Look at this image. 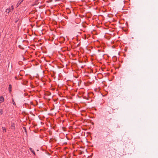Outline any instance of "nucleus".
Segmentation results:
<instances>
[{"label": "nucleus", "instance_id": "f257e3e1", "mask_svg": "<svg viewBox=\"0 0 158 158\" xmlns=\"http://www.w3.org/2000/svg\"><path fill=\"white\" fill-rule=\"evenodd\" d=\"M11 129L13 130L15 129V124L14 123H12L11 126Z\"/></svg>", "mask_w": 158, "mask_h": 158}, {"label": "nucleus", "instance_id": "f03ea898", "mask_svg": "<svg viewBox=\"0 0 158 158\" xmlns=\"http://www.w3.org/2000/svg\"><path fill=\"white\" fill-rule=\"evenodd\" d=\"M4 101V99L3 97H0V102H2Z\"/></svg>", "mask_w": 158, "mask_h": 158}, {"label": "nucleus", "instance_id": "7ed1b4c3", "mask_svg": "<svg viewBox=\"0 0 158 158\" xmlns=\"http://www.w3.org/2000/svg\"><path fill=\"white\" fill-rule=\"evenodd\" d=\"M11 88H12V86L11 85H9V92L10 93L11 92Z\"/></svg>", "mask_w": 158, "mask_h": 158}, {"label": "nucleus", "instance_id": "20e7f679", "mask_svg": "<svg viewBox=\"0 0 158 158\" xmlns=\"http://www.w3.org/2000/svg\"><path fill=\"white\" fill-rule=\"evenodd\" d=\"M11 9L10 8L9 9H7L6 11V12L7 13H8L10 11Z\"/></svg>", "mask_w": 158, "mask_h": 158}, {"label": "nucleus", "instance_id": "39448f33", "mask_svg": "<svg viewBox=\"0 0 158 158\" xmlns=\"http://www.w3.org/2000/svg\"><path fill=\"white\" fill-rule=\"evenodd\" d=\"M29 149L33 153L34 155L35 154V152L32 150V149L31 148H30Z\"/></svg>", "mask_w": 158, "mask_h": 158}, {"label": "nucleus", "instance_id": "423d86ee", "mask_svg": "<svg viewBox=\"0 0 158 158\" xmlns=\"http://www.w3.org/2000/svg\"><path fill=\"white\" fill-rule=\"evenodd\" d=\"M2 129L3 130L5 131V132H6V129L5 127H2Z\"/></svg>", "mask_w": 158, "mask_h": 158}, {"label": "nucleus", "instance_id": "0eeeda50", "mask_svg": "<svg viewBox=\"0 0 158 158\" xmlns=\"http://www.w3.org/2000/svg\"><path fill=\"white\" fill-rule=\"evenodd\" d=\"M38 1L37 0L36 1L34 2V5H37L38 4Z\"/></svg>", "mask_w": 158, "mask_h": 158}, {"label": "nucleus", "instance_id": "6e6552de", "mask_svg": "<svg viewBox=\"0 0 158 158\" xmlns=\"http://www.w3.org/2000/svg\"><path fill=\"white\" fill-rule=\"evenodd\" d=\"M21 2H20V1H19L18 4H17V6H18L21 3Z\"/></svg>", "mask_w": 158, "mask_h": 158}, {"label": "nucleus", "instance_id": "1a4fd4ad", "mask_svg": "<svg viewBox=\"0 0 158 158\" xmlns=\"http://www.w3.org/2000/svg\"><path fill=\"white\" fill-rule=\"evenodd\" d=\"M0 113L1 114H3V111L2 109L0 110Z\"/></svg>", "mask_w": 158, "mask_h": 158}, {"label": "nucleus", "instance_id": "9d476101", "mask_svg": "<svg viewBox=\"0 0 158 158\" xmlns=\"http://www.w3.org/2000/svg\"><path fill=\"white\" fill-rule=\"evenodd\" d=\"M23 0H20V2H22L23 1Z\"/></svg>", "mask_w": 158, "mask_h": 158}, {"label": "nucleus", "instance_id": "9b49d317", "mask_svg": "<svg viewBox=\"0 0 158 158\" xmlns=\"http://www.w3.org/2000/svg\"><path fill=\"white\" fill-rule=\"evenodd\" d=\"M15 78L16 79H17V77H15Z\"/></svg>", "mask_w": 158, "mask_h": 158}, {"label": "nucleus", "instance_id": "f8f14e48", "mask_svg": "<svg viewBox=\"0 0 158 158\" xmlns=\"http://www.w3.org/2000/svg\"><path fill=\"white\" fill-rule=\"evenodd\" d=\"M110 147H109V150H108V151H110Z\"/></svg>", "mask_w": 158, "mask_h": 158}, {"label": "nucleus", "instance_id": "ddd939ff", "mask_svg": "<svg viewBox=\"0 0 158 158\" xmlns=\"http://www.w3.org/2000/svg\"><path fill=\"white\" fill-rule=\"evenodd\" d=\"M13 104H15V102H14L13 103Z\"/></svg>", "mask_w": 158, "mask_h": 158}, {"label": "nucleus", "instance_id": "4468645a", "mask_svg": "<svg viewBox=\"0 0 158 158\" xmlns=\"http://www.w3.org/2000/svg\"><path fill=\"white\" fill-rule=\"evenodd\" d=\"M12 9H13V6H12Z\"/></svg>", "mask_w": 158, "mask_h": 158}]
</instances>
